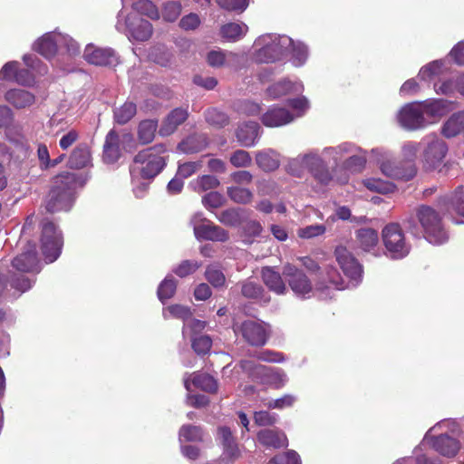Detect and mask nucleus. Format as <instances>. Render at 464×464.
<instances>
[{
	"instance_id": "6ab92c4d",
	"label": "nucleus",
	"mask_w": 464,
	"mask_h": 464,
	"mask_svg": "<svg viewBox=\"0 0 464 464\" xmlns=\"http://www.w3.org/2000/svg\"><path fill=\"white\" fill-rule=\"evenodd\" d=\"M380 169L386 177L396 179L409 180L415 175L413 167L402 169L396 166L386 152L384 154V160L380 163Z\"/></svg>"
},
{
	"instance_id": "4be33fe9",
	"label": "nucleus",
	"mask_w": 464,
	"mask_h": 464,
	"mask_svg": "<svg viewBox=\"0 0 464 464\" xmlns=\"http://www.w3.org/2000/svg\"><path fill=\"white\" fill-rule=\"evenodd\" d=\"M5 100L15 109H24L34 103L35 96L26 90L14 88L5 92Z\"/></svg>"
},
{
	"instance_id": "aec40b11",
	"label": "nucleus",
	"mask_w": 464,
	"mask_h": 464,
	"mask_svg": "<svg viewBox=\"0 0 464 464\" xmlns=\"http://www.w3.org/2000/svg\"><path fill=\"white\" fill-rule=\"evenodd\" d=\"M248 32V26L243 22H228L223 24L218 34L224 42L237 43L243 39Z\"/></svg>"
},
{
	"instance_id": "4d7b16f0",
	"label": "nucleus",
	"mask_w": 464,
	"mask_h": 464,
	"mask_svg": "<svg viewBox=\"0 0 464 464\" xmlns=\"http://www.w3.org/2000/svg\"><path fill=\"white\" fill-rule=\"evenodd\" d=\"M187 118H165L161 123L159 133L160 136L172 134L177 127L184 122Z\"/></svg>"
},
{
	"instance_id": "09e8293b",
	"label": "nucleus",
	"mask_w": 464,
	"mask_h": 464,
	"mask_svg": "<svg viewBox=\"0 0 464 464\" xmlns=\"http://www.w3.org/2000/svg\"><path fill=\"white\" fill-rule=\"evenodd\" d=\"M182 6L179 2L169 1L164 4L162 17L167 22L176 21L181 14Z\"/></svg>"
},
{
	"instance_id": "4c0bfd02",
	"label": "nucleus",
	"mask_w": 464,
	"mask_h": 464,
	"mask_svg": "<svg viewBox=\"0 0 464 464\" xmlns=\"http://www.w3.org/2000/svg\"><path fill=\"white\" fill-rule=\"evenodd\" d=\"M366 163L365 153L358 148V150L347 154V159L343 163V168L350 172H360Z\"/></svg>"
},
{
	"instance_id": "2f4dec72",
	"label": "nucleus",
	"mask_w": 464,
	"mask_h": 464,
	"mask_svg": "<svg viewBox=\"0 0 464 464\" xmlns=\"http://www.w3.org/2000/svg\"><path fill=\"white\" fill-rule=\"evenodd\" d=\"M158 128V121L153 119L141 121L138 127V140L142 145L153 141Z\"/></svg>"
},
{
	"instance_id": "c03bdc74",
	"label": "nucleus",
	"mask_w": 464,
	"mask_h": 464,
	"mask_svg": "<svg viewBox=\"0 0 464 464\" xmlns=\"http://www.w3.org/2000/svg\"><path fill=\"white\" fill-rule=\"evenodd\" d=\"M179 150L184 153H195L202 148V138L200 135H189L178 145Z\"/></svg>"
},
{
	"instance_id": "79ce46f5",
	"label": "nucleus",
	"mask_w": 464,
	"mask_h": 464,
	"mask_svg": "<svg viewBox=\"0 0 464 464\" xmlns=\"http://www.w3.org/2000/svg\"><path fill=\"white\" fill-rule=\"evenodd\" d=\"M431 123L426 118H397V124L409 131L423 130Z\"/></svg>"
},
{
	"instance_id": "f3484780",
	"label": "nucleus",
	"mask_w": 464,
	"mask_h": 464,
	"mask_svg": "<svg viewBox=\"0 0 464 464\" xmlns=\"http://www.w3.org/2000/svg\"><path fill=\"white\" fill-rule=\"evenodd\" d=\"M126 25L130 36L139 42L148 41L153 33L151 23L140 17L128 15Z\"/></svg>"
},
{
	"instance_id": "f704fd0d",
	"label": "nucleus",
	"mask_w": 464,
	"mask_h": 464,
	"mask_svg": "<svg viewBox=\"0 0 464 464\" xmlns=\"http://www.w3.org/2000/svg\"><path fill=\"white\" fill-rule=\"evenodd\" d=\"M324 276L323 278V282L320 283L318 288H334V289H343L346 287L344 285L343 281L337 272V270L333 266H326L324 269Z\"/></svg>"
},
{
	"instance_id": "bb28decb",
	"label": "nucleus",
	"mask_w": 464,
	"mask_h": 464,
	"mask_svg": "<svg viewBox=\"0 0 464 464\" xmlns=\"http://www.w3.org/2000/svg\"><path fill=\"white\" fill-rule=\"evenodd\" d=\"M257 439L261 444L275 449L286 447L288 445V440L285 434L278 430H263L258 432Z\"/></svg>"
},
{
	"instance_id": "39448f33",
	"label": "nucleus",
	"mask_w": 464,
	"mask_h": 464,
	"mask_svg": "<svg viewBox=\"0 0 464 464\" xmlns=\"http://www.w3.org/2000/svg\"><path fill=\"white\" fill-rule=\"evenodd\" d=\"M41 250L47 262L55 261L62 253L63 237L57 226L49 219L41 222Z\"/></svg>"
},
{
	"instance_id": "052dcab7",
	"label": "nucleus",
	"mask_w": 464,
	"mask_h": 464,
	"mask_svg": "<svg viewBox=\"0 0 464 464\" xmlns=\"http://www.w3.org/2000/svg\"><path fill=\"white\" fill-rule=\"evenodd\" d=\"M269 464H301L299 455L295 450H288L269 461Z\"/></svg>"
},
{
	"instance_id": "0e129e2a",
	"label": "nucleus",
	"mask_w": 464,
	"mask_h": 464,
	"mask_svg": "<svg viewBox=\"0 0 464 464\" xmlns=\"http://www.w3.org/2000/svg\"><path fill=\"white\" fill-rule=\"evenodd\" d=\"M295 397L291 394H285L283 397L269 401L266 405L269 409H284L287 407H291L295 401Z\"/></svg>"
},
{
	"instance_id": "37998d69",
	"label": "nucleus",
	"mask_w": 464,
	"mask_h": 464,
	"mask_svg": "<svg viewBox=\"0 0 464 464\" xmlns=\"http://www.w3.org/2000/svg\"><path fill=\"white\" fill-rule=\"evenodd\" d=\"M442 134L447 138L464 132V118H449L442 127Z\"/></svg>"
},
{
	"instance_id": "e433bc0d",
	"label": "nucleus",
	"mask_w": 464,
	"mask_h": 464,
	"mask_svg": "<svg viewBox=\"0 0 464 464\" xmlns=\"http://www.w3.org/2000/svg\"><path fill=\"white\" fill-rule=\"evenodd\" d=\"M362 183L368 190L381 194L392 193L395 189L393 183L379 178H367Z\"/></svg>"
},
{
	"instance_id": "f257e3e1",
	"label": "nucleus",
	"mask_w": 464,
	"mask_h": 464,
	"mask_svg": "<svg viewBox=\"0 0 464 464\" xmlns=\"http://www.w3.org/2000/svg\"><path fill=\"white\" fill-rule=\"evenodd\" d=\"M169 154L165 144H157L139 151L130 167L132 179H153L166 167Z\"/></svg>"
},
{
	"instance_id": "6e6d98bb",
	"label": "nucleus",
	"mask_w": 464,
	"mask_h": 464,
	"mask_svg": "<svg viewBox=\"0 0 464 464\" xmlns=\"http://www.w3.org/2000/svg\"><path fill=\"white\" fill-rule=\"evenodd\" d=\"M19 69V63L16 61L7 62L0 70V80L14 82Z\"/></svg>"
},
{
	"instance_id": "13d9d810",
	"label": "nucleus",
	"mask_w": 464,
	"mask_h": 464,
	"mask_svg": "<svg viewBox=\"0 0 464 464\" xmlns=\"http://www.w3.org/2000/svg\"><path fill=\"white\" fill-rule=\"evenodd\" d=\"M237 111L245 116H258L261 113V107L256 102L242 101L238 102Z\"/></svg>"
},
{
	"instance_id": "7c9ffc66",
	"label": "nucleus",
	"mask_w": 464,
	"mask_h": 464,
	"mask_svg": "<svg viewBox=\"0 0 464 464\" xmlns=\"http://www.w3.org/2000/svg\"><path fill=\"white\" fill-rule=\"evenodd\" d=\"M233 52L224 51L220 48L209 51L206 55L208 64L213 68H221L228 65L230 60L237 58Z\"/></svg>"
},
{
	"instance_id": "2eb2a0df",
	"label": "nucleus",
	"mask_w": 464,
	"mask_h": 464,
	"mask_svg": "<svg viewBox=\"0 0 464 464\" xmlns=\"http://www.w3.org/2000/svg\"><path fill=\"white\" fill-rule=\"evenodd\" d=\"M12 266L18 272L37 274L40 272L39 259L35 246L33 245L12 260Z\"/></svg>"
},
{
	"instance_id": "9b49d317",
	"label": "nucleus",
	"mask_w": 464,
	"mask_h": 464,
	"mask_svg": "<svg viewBox=\"0 0 464 464\" xmlns=\"http://www.w3.org/2000/svg\"><path fill=\"white\" fill-rule=\"evenodd\" d=\"M304 164L314 177L322 184L327 185L332 180V176L326 167L324 160L316 152H309L293 159L294 165Z\"/></svg>"
},
{
	"instance_id": "0eeeda50",
	"label": "nucleus",
	"mask_w": 464,
	"mask_h": 464,
	"mask_svg": "<svg viewBox=\"0 0 464 464\" xmlns=\"http://www.w3.org/2000/svg\"><path fill=\"white\" fill-rule=\"evenodd\" d=\"M450 424H453V421L445 420L438 422L427 431L421 445L430 444L434 450L442 456L448 458L454 457L460 449V444L457 439L448 435L447 433L440 434L437 437L431 436L433 431L442 430L444 427H449Z\"/></svg>"
},
{
	"instance_id": "58836bf2",
	"label": "nucleus",
	"mask_w": 464,
	"mask_h": 464,
	"mask_svg": "<svg viewBox=\"0 0 464 464\" xmlns=\"http://www.w3.org/2000/svg\"><path fill=\"white\" fill-rule=\"evenodd\" d=\"M176 290L177 280L173 276H168L160 284L157 295L160 302L165 303L167 300L170 299L175 295Z\"/></svg>"
},
{
	"instance_id": "393cba45",
	"label": "nucleus",
	"mask_w": 464,
	"mask_h": 464,
	"mask_svg": "<svg viewBox=\"0 0 464 464\" xmlns=\"http://www.w3.org/2000/svg\"><path fill=\"white\" fill-rule=\"evenodd\" d=\"M285 49L278 41H273L258 50L256 57L260 63H275L282 59L285 55Z\"/></svg>"
},
{
	"instance_id": "6e6552de",
	"label": "nucleus",
	"mask_w": 464,
	"mask_h": 464,
	"mask_svg": "<svg viewBox=\"0 0 464 464\" xmlns=\"http://www.w3.org/2000/svg\"><path fill=\"white\" fill-rule=\"evenodd\" d=\"M421 160L424 168L435 169L439 168L448 153L447 143L437 135H428L421 140Z\"/></svg>"
},
{
	"instance_id": "a18cd8bd",
	"label": "nucleus",
	"mask_w": 464,
	"mask_h": 464,
	"mask_svg": "<svg viewBox=\"0 0 464 464\" xmlns=\"http://www.w3.org/2000/svg\"><path fill=\"white\" fill-rule=\"evenodd\" d=\"M179 434V440L184 441H199L203 437L201 428L194 425H183Z\"/></svg>"
},
{
	"instance_id": "680f3d73",
	"label": "nucleus",
	"mask_w": 464,
	"mask_h": 464,
	"mask_svg": "<svg viewBox=\"0 0 464 464\" xmlns=\"http://www.w3.org/2000/svg\"><path fill=\"white\" fill-rule=\"evenodd\" d=\"M205 277L215 287L223 285L226 280L223 273L216 266H208Z\"/></svg>"
},
{
	"instance_id": "72a5a7b5",
	"label": "nucleus",
	"mask_w": 464,
	"mask_h": 464,
	"mask_svg": "<svg viewBox=\"0 0 464 464\" xmlns=\"http://www.w3.org/2000/svg\"><path fill=\"white\" fill-rule=\"evenodd\" d=\"M358 150V147L352 143H342L336 147H327L324 150L323 154L330 157L334 164L338 166V163L347 156V154L353 153Z\"/></svg>"
},
{
	"instance_id": "3c124183",
	"label": "nucleus",
	"mask_w": 464,
	"mask_h": 464,
	"mask_svg": "<svg viewBox=\"0 0 464 464\" xmlns=\"http://www.w3.org/2000/svg\"><path fill=\"white\" fill-rule=\"evenodd\" d=\"M293 88L289 80L279 81L267 88V94L272 98H278L287 94Z\"/></svg>"
},
{
	"instance_id": "a211bd4d",
	"label": "nucleus",
	"mask_w": 464,
	"mask_h": 464,
	"mask_svg": "<svg viewBox=\"0 0 464 464\" xmlns=\"http://www.w3.org/2000/svg\"><path fill=\"white\" fill-rule=\"evenodd\" d=\"M184 385L188 391L187 403L195 408L203 406V396L195 394L197 390L203 391V375L197 372L189 375L184 381Z\"/></svg>"
},
{
	"instance_id": "338daca9",
	"label": "nucleus",
	"mask_w": 464,
	"mask_h": 464,
	"mask_svg": "<svg viewBox=\"0 0 464 464\" xmlns=\"http://www.w3.org/2000/svg\"><path fill=\"white\" fill-rule=\"evenodd\" d=\"M200 24V18L198 14L190 13L181 18L179 26L186 30H195Z\"/></svg>"
},
{
	"instance_id": "20e7f679",
	"label": "nucleus",
	"mask_w": 464,
	"mask_h": 464,
	"mask_svg": "<svg viewBox=\"0 0 464 464\" xmlns=\"http://www.w3.org/2000/svg\"><path fill=\"white\" fill-rule=\"evenodd\" d=\"M416 215L427 241L433 245H441L448 240V235L441 224V218L433 208L428 206H420L418 208Z\"/></svg>"
},
{
	"instance_id": "e2e57ef3",
	"label": "nucleus",
	"mask_w": 464,
	"mask_h": 464,
	"mask_svg": "<svg viewBox=\"0 0 464 464\" xmlns=\"http://www.w3.org/2000/svg\"><path fill=\"white\" fill-rule=\"evenodd\" d=\"M14 82L19 85L30 87L34 84L35 78L29 69L19 68Z\"/></svg>"
},
{
	"instance_id": "a19ab883",
	"label": "nucleus",
	"mask_w": 464,
	"mask_h": 464,
	"mask_svg": "<svg viewBox=\"0 0 464 464\" xmlns=\"http://www.w3.org/2000/svg\"><path fill=\"white\" fill-rule=\"evenodd\" d=\"M227 195L231 200L237 204H248L253 199V193L246 188L233 186L227 188Z\"/></svg>"
},
{
	"instance_id": "cd10ccee",
	"label": "nucleus",
	"mask_w": 464,
	"mask_h": 464,
	"mask_svg": "<svg viewBox=\"0 0 464 464\" xmlns=\"http://www.w3.org/2000/svg\"><path fill=\"white\" fill-rule=\"evenodd\" d=\"M250 214L251 211L245 208H229L222 211L218 218L221 223L227 226L238 227L250 217Z\"/></svg>"
},
{
	"instance_id": "c85d7f7f",
	"label": "nucleus",
	"mask_w": 464,
	"mask_h": 464,
	"mask_svg": "<svg viewBox=\"0 0 464 464\" xmlns=\"http://www.w3.org/2000/svg\"><path fill=\"white\" fill-rule=\"evenodd\" d=\"M356 237L360 248L365 252L374 251L379 243L377 231L369 227L357 230Z\"/></svg>"
},
{
	"instance_id": "de8ad7c7",
	"label": "nucleus",
	"mask_w": 464,
	"mask_h": 464,
	"mask_svg": "<svg viewBox=\"0 0 464 464\" xmlns=\"http://www.w3.org/2000/svg\"><path fill=\"white\" fill-rule=\"evenodd\" d=\"M227 238V233L222 227L205 221V240L223 242Z\"/></svg>"
},
{
	"instance_id": "9d476101",
	"label": "nucleus",
	"mask_w": 464,
	"mask_h": 464,
	"mask_svg": "<svg viewBox=\"0 0 464 464\" xmlns=\"http://www.w3.org/2000/svg\"><path fill=\"white\" fill-rule=\"evenodd\" d=\"M242 367L248 371L250 374L261 383L273 386L276 389L283 387L286 382V374L278 368L267 367L265 365H255L252 367L251 362L245 361Z\"/></svg>"
},
{
	"instance_id": "ddd939ff",
	"label": "nucleus",
	"mask_w": 464,
	"mask_h": 464,
	"mask_svg": "<svg viewBox=\"0 0 464 464\" xmlns=\"http://www.w3.org/2000/svg\"><path fill=\"white\" fill-rule=\"evenodd\" d=\"M283 275L295 295L303 298L310 296L313 290L312 284L302 270L286 264L283 268Z\"/></svg>"
},
{
	"instance_id": "774afa93",
	"label": "nucleus",
	"mask_w": 464,
	"mask_h": 464,
	"mask_svg": "<svg viewBox=\"0 0 464 464\" xmlns=\"http://www.w3.org/2000/svg\"><path fill=\"white\" fill-rule=\"evenodd\" d=\"M453 209L460 216L464 217V188L458 189L451 198Z\"/></svg>"
},
{
	"instance_id": "49530a36",
	"label": "nucleus",
	"mask_w": 464,
	"mask_h": 464,
	"mask_svg": "<svg viewBox=\"0 0 464 464\" xmlns=\"http://www.w3.org/2000/svg\"><path fill=\"white\" fill-rule=\"evenodd\" d=\"M217 5L228 12L243 13L249 5V0H214Z\"/></svg>"
},
{
	"instance_id": "b1692460",
	"label": "nucleus",
	"mask_w": 464,
	"mask_h": 464,
	"mask_svg": "<svg viewBox=\"0 0 464 464\" xmlns=\"http://www.w3.org/2000/svg\"><path fill=\"white\" fill-rule=\"evenodd\" d=\"M258 123L254 121H246L237 130L238 142L244 147H252L259 137Z\"/></svg>"
},
{
	"instance_id": "5fc2aeb1",
	"label": "nucleus",
	"mask_w": 464,
	"mask_h": 464,
	"mask_svg": "<svg viewBox=\"0 0 464 464\" xmlns=\"http://www.w3.org/2000/svg\"><path fill=\"white\" fill-rule=\"evenodd\" d=\"M325 231L326 227L324 225L316 224L299 228L297 230V235L301 238L310 239L324 234Z\"/></svg>"
},
{
	"instance_id": "423d86ee",
	"label": "nucleus",
	"mask_w": 464,
	"mask_h": 464,
	"mask_svg": "<svg viewBox=\"0 0 464 464\" xmlns=\"http://www.w3.org/2000/svg\"><path fill=\"white\" fill-rule=\"evenodd\" d=\"M453 108V102L445 99L413 102L405 104L398 116H444Z\"/></svg>"
},
{
	"instance_id": "f03ea898",
	"label": "nucleus",
	"mask_w": 464,
	"mask_h": 464,
	"mask_svg": "<svg viewBox=\"0 0 464 464\" xmlns=\"http://www.w3.org/2000/svg\"><path fill=\"white\" fill-rule=\"evenodd\" d=\"M77 182V175L64 171L55 176L53 184L46 196L44 208L46 212L53 214L68 211L72 203V194Z\"/></svg>"
},
{
	"instance_id": "69168bd1",
	"label": "nucleus",
	"mask_w": 464,
	"mask_h": 464,
	"mask_svg": "<svg viewBox=\"0 0 464 464\" xmlns=\"http://www.w3.org/2000/svg\"><path fill=\"white\" fill-rule=\"evenodd\" d=\"M276 415L266 411H256L254 420L258 426H269L276 422Z\"/></svg>"
},
{
	"instance_id": "f8f14e48",
	"label": "nucleus",
	"mask_w": 464,
	"mask_h": 464,
	"mask_svg": "<svg viewBox=\"0 0 464 464\" xmlns=\"http://www.w3.org/2000/svg\"><path fill=\"white\" fill-rule=\"evenodd\" d=\"M334 253L343 274L350 279L353 286L357 285L362 277V266L344 246H337Z\"/></svg>"
},
{
	"instance_id": "5701e85b",
	"label": "nucleus",
	"mask_w": 464,
	"mask_h": 464,
	"mask_svg": "<svg viewBox=\"0 0 464 464\" xmlns=\"http://www.w3.org/2000/svg\"><path fill=\"white\" fill-rule=\"evenodd\" d=\"M92 155L89 146L85 143L77 145L72 151L67 166L72 169H82L91 163Z\"/></svg>"
},
{
	"instance_id": "bf43d9fd",
	"label": "nucleus",
	"mask_w": 464,
	"mask_h": 464,
	"mask_svg": "<svg viewBox=\"0 0 464 464\" xmlns=\"http://www.w3.org/2000/svg\"><path fill=\"white\" fill-rule=\"evenodd\" d=\"M241 292L245 297L255 299L261 295L263 288L253 281H246L242 284Z\"/></svg>"
},
{
	"instance_id": "dca6fc26",
	"label": "nucleus",
	"mask_w": 464,
	"mask_h": 464,
	"mask_svg": "<svg viewBox=\"0 0 464 464\" xmlns=\"http://www.w3.org/2000/svg\"><path fill=\"white\" fill-rule=\"evenodd\" d=\"M240 331L243 337L252 345H264L267 339V330L266 326L253 320L245 321Z\"/></svg>"
},
{
	"instance_id": "7ed1b4c3",
	"label": "nucleus",
	"mask_w": 464,
	"mask_h": 464,
	"mask_svg": "<svg viewBox=\"0 0 464 464\" xmlns=\"http://www.w3.org/2000/svg\"><path fill=\"white\" fill-rule=\"evenodd\" d=\"M167 309L173 317L186 322L183 335L191 343L193 351L201 356L203 354V322L198 319H190L193 313L188 306L172 304Z\"/></svg>"
},
{
	"instance_id": "473e14b6",
	"label": "nucleus",
	"mask_w": 464,
	"mask_h": 464,
	"mask_svg": "<svg viewBox=\"0 0 464 464\" xmlns=\"http://www.w3.org/2000/svg\"><path fill=\"white\" fill-rule=\"evenodd\" d=\"M34 50L44 57L50 59L57 53V44L53 35L46 34L34 43Z\"/></svg>"
},
{
	"instance_id": "1a4fd4ad",
	"label": "nucleus",
	"mask_w": 464,
	"mask_h": 464,
	"mask_svg": "<svg viewBox=\"0 0 464 464\" xmlns=\"http://www.w3.org/2000/svg\"><path fill=\"white\" fill-rule=\"evenodd\" d=\"M384 246L391 257L399 259L406 256L410 246L405 242L404 235L398 224H389L382 229Z\"/></svg>"
},
{
	"instance_id": "c9c22d12",
	"label": "nucleus",
	"mask_w": 464,
	"mask_h": 464,
	"mask_svg": "<svg viewBox=\"0 0 464 464\" xmlns=\"http://www.w3.org/2000/svg\"><path fill=\"white\" fill-rule=\"evenodd\" d=\"M131 7L139 14L151 20H158L160 17L157 5L151 0H137L131 5Z\"/></svg>"
},
{
	"instance_id": "864d4df0",
	"label": "nucleus",
	"mask_w": 464,
	"mask_h": 464,
	"mask_svg": "<svg viewBox=\"0 0 464 464\" xmlns=\"http://www.w3.org/2000/svg\"><path fill=\"white\" fill-rule=\"evenodd\" d=\"M200 266V262L184 260L173 270V272L179 277H185L195 273Z\"/></svg>"
},
{
	"instance_id": "c756f323",
	"label": "nucleus",
	"mask_w": 464,
	"mask_h": 464,
	"mask_svg": "<svg viewBox=\"0 0 464 464\" xmlns=\"http://www.w3.org/2000/svg\"><path fill=\"white\" fill-rule=\"evenodd\" d=\"M262 278L265 285L277 295H284L286 292V286L279 273L270 267L262 269Z\"/></svg>"
},
{
	"instance_id": "a878e982",
	"label": "nucleus",
	"mask_w": 464,
	"mask_h": 464,
	"mask_svg": "<svg viewBox=\"0 0 464 464\" xmlns=\"http://www.w3.org/2000/svg\"><path fill=\"white\" fill-rule=\"evenodd\" d=\"M256 165L264 171H274L280 166L279 154L271 149L264 150L256 154Z\"/></svg>"
},
{
	"instance_id": "8fccbe9b",
	"label": "nucleus",
	"mask_w": 464,
	"mask_h": 464,
	"mask_svg": "<svg viewBox=\"0 0 464 464\" xmlns=\"http://www.w3.org/2000/svg\"><path fill=\"white\" fill-rule=\"evenodd\" d=\"M242 235L246 238H255L258 237L263 231L261 224L254 219H250L249 217L241 224Z\"/></svg>"
},
{
	"instance_id": "ea45409f",
	"label": "nucleus",
	"mask_w": 464,
	"mask_h": 464,
	"mask_svg": "<svg viewBox=\"0 0 464 464\" xmlns=\"http://www.w3.org/2000/svg\"><path fill=\"white\" fill-rule=\"evenodd\" d=\"M8 283L13 289L23 294L32 288L34 280L27 276L13 273L9 276Z\"/></svg>"
},
{
	"instance_id": "412c9836",
	"label": "nucleus",
	"mask_w": 464,
	"mask_h": 464,
	"mask_svg": "<svg viewBox=\"0 0 464 464\" xmlns=\"http://www.w3.org/2000/svg\"><path fill=\"white\" fill-rule=\"evenodd\" d=\"M120 138L114 130H111L105 138L102 160L106 164H114L121 158Z\"/></svg>"
},
{
	"instance_id": "603ef678",
	"label": "nucleus",
	"mask_w": 464,
	"mask_h": 464,
	"mask_svg": "<svg viewBox=\"0 0 464 464\" xmlns=\"http://www.w3.org/2000/svg\"><path fill=\"white\" fill-rule=\"evenodd\" d=\"M229 161L236 168H246L251 165L252 158L247 151L237 150L231 154Z\"/></svg>"
},
{
	"instance_id": "4468645a",
	"label": "nucleus",
	"mask_w": 464,
	"mask_h": 464,
	"mask_svg": "<svg viewBox=\"0 0 464 464\" xmlns=\"http://www.w3.org/2000/svg\"><path fill=\"white\" fill-rule=\"evenodd\" d=\"M83 57L89 63L97 66H115L119 63V57L114 50L96 47L92 44L86 46Z\"/></svg>"
}]
</instances>
